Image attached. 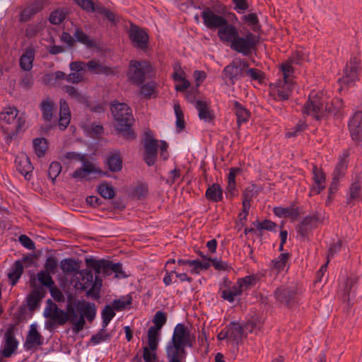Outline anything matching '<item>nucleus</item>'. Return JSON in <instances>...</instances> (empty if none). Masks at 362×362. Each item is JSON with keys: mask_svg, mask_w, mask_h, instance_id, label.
I'll list each match as a JSON object with an SVG mask.
<instances>
[{"mask_svg": "<svg viewBox=\"0 0 362 362\" xmlns=\"http://www.w3.org/2000/svg\"><path fill=\"white\" fill-rule=\"evenodd\" d=\"M95 305L85 300L73 301L69 300L66 306V311L58 308L57 305L48 300L44 310V316L53 322L63 325L68 321L72 323V331L75 334L81 332L85 325V317L90 322L95 318Z\"/></svg>", "mask_w": 362, "mask_h": 362, "instance_id": "obj_1", "label": "nucleus"}, {"mask_svg": "<svg viewBox=\"0 0 362 362\" xmlns=\"http://www.w3.org/2000/svg\"><path fill=\"white\" fill-rule=\"evenodd\" d=\"M217 35L221 42L230 43L233 50L244 56H249L259 43L258 36L250 31L240 36L238 28L228 22L218 29Z\"/></svg>", "mask_w": 362, "mask_h": 362, "instance_id": "obj_2", "label": "nucleus"}, {"mask_svg": "<svg viewBox=\"0 0 362 362\" xmlns=\"http://www.w3.org/2000/svg\"><path fill=\"white\" fill-rule=\"evenodd\" d=\"M194 338L183 324H177L173 332L171 340L166 346L168 362H185L186 346L192 347Z\"/></svg>", "mask_w": 362, "mask_h": 362, "instance_id": "obj_3", "label": "nucleus"}, {"mask_svg": "<svg viewBox=\"0 0 362 362\" xmlns=\"http://www.w3.org/2000/svg\"><path fill=\"white\" fill-rule=\"evenodd\" d=\"M111 111L115 118V126L126 139L132 140L135 136L134 132L131 129L134 121L130 107L125 103H113Z\"/></svg>", "mask_w": 362, "mask_h": 362, "instance_id": "obj_4", "label": "nucleus"}, {"mask_svg": "<svg viewBox=\"0 0 362 362\" xmlns=\"http://www.w3.org/2000/svg\"><path fill=\"white\" fill-rule=\"evenodd\" d=\"M0 121L8 127H6L8 135L6 139L10 141L20 132L25 128L26 119L23 114H20L15 107H6L0 112Z\"/></svg>", "mask_w": 362, "mask_h": 362, "instance_id": "obj_5", "label": "nucleus"}, {"mask_svg": "<svg viewBox=\"0 0 362 362\" xmlns=\"http://www.w3.org/2000/svg\"><path fill=\"white\" fill-rule=\"evenodd\" d=\"M329 98L322 93L312 91L308 100L304 105L303 112L310 115L317 120L325 116L327 112H331Z\"/></svg>", "mask_w": 362, "mask_h": 362, "instance_id": "obj_6", "label": "nucleus"}, {"mask_svg": "<svg viewBox=\"0 0 362 362\" xmlns=\"http://www.w3.org/2000/svg\"><path fill=\"white\" fill-rule=\"evenodd\" d=\"M281 69L284 79L270 85V93L280 100L288 98L293 86L291 78L293 74V66L289 63H282Z\"/></svg>", "mask_w": 362, "mask_h": 362, "instance_id": "obj_7", "label": "nucleus"}, {"mask_svg": "<svg viewBox=\"0 0 362 362\" xmlns=\"http://www.w3.org/2000/svg\"><path fill=\"white\" fill-rule=\"evenodd\" d=\"M63 157L69 160L82 161L83 165L81 168L76 170L72 173V177L76 179H83L88 177L92 175L100 174L103 172L98 169L93 163L85 158V156L74 152H67Z\"/></svg>", "mask_w": 362, "mask_h": 362, "instance_id": "obj_8", "label": "nucleus"}, {"mask_svg": "<svg viewBox=\"0 0 362 362\" xmlns=\"http://www.w3.org/2000/svg\"><path fill=\"white\" fill-rule=\"evenodd\" d=\"M86 263L87 267L93 268L96 274L104 273L110 274V272H112L115 273L117 278L126 277V274L122 271V264L119 263L113 264L108 260H96L92 258L86 259Z\"/></svg>", "mask_w": 362, "mask_h": 362, "instance_id": "obj_9", "label": "nucleus"}, {"mask_svg": "<svg viewBox=\"0 0 362 362\" xmlns=\"http://www.w3.org/2000/svg\"><path fill=\"white\" fill-rule=\"evenodd\" d=\"M248 63L243 59H235L223 69L224 76L229 79L232 84L245 76V71Z\"/></svg>", "mask_w": 362, "mask_h": 362, "instance_id": "obj_10", "label": "nucleus"}, {"mask_svg": "<svg viewBox=\"0 0 362 362\" xmlns=\"http://www.w3.org/2000/svg\"><path fill=\"white\" fill-rule=\"evenodd\" d=\"M151 70L147 62L131 61L129 64V75L130 80L136 84L141 83L145 79L146 74Z\"/></svg>", "mask_w": 362, "mask_h": 362, "instance_id": "obj_11", "label": "nucleus"}, {"mask_svg": "<svg viewBox=\"0 0 362 362\" xmlns=\"http://www.w3.org/2000/svg\"><path fill=\"white\" fill-rule=\"evenodd\" d=\"M35 259L33 255H30L23 257L22 260L15 262L11 267V272L8 274L12 286H14L21 277L23 267L28 268L32 267L35 264Z\"/></svg>", "mask_w": 362, "mask_h": 362, "instance_id": "obj_12", "label": "nucleus"}, {"mask_svg": "<svg viewBox=\"0 0 362 362\" xmlns=\"http://www.w3.org/2000/svg\"><path fill=\"white\" fill-rule=\"evenodd\" d=\"M146 136L144 143L145 151L144 159L148 166H151L156 160L158 141L152 138L149 134H146Z\"/></svg>", "mask_w": 362, "mask_h": 362, "instance_id": "obj_13", "label": "nucleus"}, {"mask_svg": "<svg viewBox=\"0 0 362 362\" xmlns=\"http://www.w3.org/2000/svg\"><path fill=\"white\" fill-rule=\"evenodd\" d=\"M204 24L209 29L220 28L228 23V20L219 15L216 14L209 8H206L202 13Z\"/></svg>", "mask_w": 362, "mask_h": 362, "instance_id": "obj_14", "label": "nucleus"}, {"mask_svg": "<svg viewBox=\"0 0 362 362\" xmlns=\"http://www.w3.org/2000/svg\"><path fill=\"white\" fill-rule=\"evenodd\" d=\"M30 286L33 288L32 292L27 297V304L30 310H34L45 296V288L42 286L36 285V280L34 278L30 279Z\"/></svg>", "mask_w": 362, "mask_h": 362, "instance_id": "obj_15", "label": "nucleus"}, {"mask_svg": "<svg viewBox=\"0 0 362 362\" xmlns=\"http://www.w3.org/2000/svg\"><path fill=\"white\" fill-rule=\"evenodd\" d=\"M86 67L95 74H103L106 76H115L119 73L118 67L110 66L95 60L88 61Z\"/></svg>", "mask_w": 362, "mask_h": 362, "instance_id": "obj_16", "label": "nucleus"}, {"mask_svg": "<svg viewBox=\"0 0 362 362\" xmlns=\"http://www.w3.org/2000/svg\"><path fill=\"white\" fill-rule=\"evenodd\" d=\"M129 37L136 47L141 49H145L148 47V35L144 30L136 26L131 27Z\"/></svg>", "mask_w": 362, "mask_h": 362, "instance_id": "obj_17", "label": "nucleus"}, {"mask_svg": "<svg viewBox=\"0 0 362 362\" xmlns=\"http://www.w3.org/2000/svg\"><path fill=\"white\" fill-rule=\"evenodd\" d=\"M43 344V337L37 331L36 324L30 326L29 331L24 343V348L26 350H32Z\"/></svg>", "mask_w": 362, "mask_h": 362, "instance_id": "obj_18", "label": "nucleus"}, {"mask_svg": "<svg viewBox=\"0 0 362 362\" xmlns=\"http://www.w3.org/2000/svg\"><path fill=\"white\" fill-rule=\"evenodd\" d=\"M322 222L321 218L317 214L305 216L298 227L299 234L305 238L313 229Z\"/></svg>", "mask_w": 362, "mask_h": 362, "instance_id": "obj_19", "label": "nucleus"}, {"mask_svg": "<svg viewBox=\"0 0 362 362\" xmlns=\"http://www.w3.org/2000/svg\"><path fill=\"white\" fill-rule=\"evenodd\" d=\"M359 65V60L356 58L351 59L344 69V76L341 79V81L346 84L354 83L358 79Z\"/></svg>", "mask_w": 362, "mask_h": 362, "instance_id": "obj_20", "label": "nucleus"}, {"mask_svg": "<svg viewBox=\"0 0 362 362\" xmlns=\"http://www.w3.org/2000/svg\"><path fill=\"white\" fill-rule=\"evenodd\" d=\"M296 292L292 288L281 287L276 290L275 298L276 299L284 303L287 307H291L294 303Z\"/></svg>", "mask_w": 362, "mask_h": 362, "instance_id": "obj_21", "label": "nucleus"}, {"mask_svg": "<svg viewBox=\"0 0 362 362\" xmlns=\"http://www.w3.org/2000/svg\"><path fill=\"white\" fill-rule=\"evenodd\" d=\"M226 328L228 332L229 339L236 343L240 342L247 336V333L244 332L243 325L238 322H230Z\"/></svg>", "mask_w": 362, "mask_h": 362, "instance_id": "obj_22", "label": "nucleus"}, {"mask_svg": "<svg viewBox=\"0 0 362 362\" xmlns=\"http://www.w3.org/2000/svg\"><path fill=\"white\" fill-rule=\"evenodd\" d=\"M194 105L199 112V117L206 122H211L214 119L213 111L209 109V105L204 100L194 101Z\"/></svg>", "mask_w": 362, "mask_h": 362, "instance_id": "obj_23", "label": "nucleus"}, {"mask_svg": "<svg viewBox=\"0 0 362 362\" xmlns=\"http://www.w3.org/2000/svg\"><path fill=\"white\" fill-rule=\"evenodd\" d=\"M5 345L1 351L3 356L6 358L10 357L16 350L18 341L13 337L11 329H8L5 333Z\"/></svg>", "mask_w": 362, "mask_h": 362, "instance_id": "obj_24", "label": "nucleus"}, {"mask_svg": "<svg viewBox=\"0 0 362 362\" xmlns=\"http://www.w3.org/2000/svg\"><path fill=\"white\" fill-rule=\"evenodd\" d=\"M314 185L311 189V192L319 194L325 189V175L316 165L313 167Z\"/></svg>", "mask_w": 362, "mask_h": 362, "instance_id": "obj_25", "label": "nucleus"}, {"mask_svg": "<svg viewBox=\"0 0 362 362\" xmlns=\"http://www.w3.org/2000/svg\"><path fill=\"white\" fill-rule=\"evenodd\" d=\"M42 3L40 1H36L28 5L21 13L20 21L27 22L42 9Z\"/></svg>", "mask_w": 362, "mask_h": 362, "instance_id": "obj_26", "label": "nucleus"}, {"mask_svg": "<svg viewBox=\"0 0 362 362\" xmlns=\"http://www.w3.org/2000/svg\"><path fill=\"white\" fill-rule=\"evenodd\" d=\"M59 111V127L62 129H65L70 123L71 114L68 103L64 100H61Z\"/></svg>", "mask_w": 362, "mask_h": 362, "instance_id": "obj_27", "label": "nucleus"}, {"mask_svg": "<svg viewBox=\"0 0 362 362\" xmlns=\"http://www.w3.org/2000/svg\"><path fill=\"white\" fill-rule=\"evenodd\" d=\"M35 49L28 47L20 58V66L24 71H30L33 67L35 58Z\"/></svg>", "mask_w": 362, "mask_h": 362, "instance_id": "obj_28", "label": "nucleus"}, {"mask_svg": "<svg viewBox=\"0 0 362 362\" xmlns=\"http://www.w3.org/2000/svg\"><path fill=\"white\" fill-rule=\"evenodd\" d=\"M16 163L18 170L24 175L26 180H29L30 177V173L33 169L30 159L26 156H23L16 159Z\"/></svg>", "mask_w": 362, "mask_h": 362, "instance_id": "obj_29", "label": "nucleus"}, {"mask_svg": "<svg viewBox=\"0 0 362 362\" xmlns=\"http://www.w3.org/2000/svg\"><path fill=\"white\" fill-rule=\"evenodd\" d=\"M60 267L62 272L66 274H76L80 268L79 263L74 259H64L61 262Z\"/></svg>", "mask_w": 362, "mask_h": 362, "instance_id": "obj_30", "label": "nucleus"}, {"mask_svg": "<svg viewBox=\"0 0 362 362\" xmlns=\"http://www.w3.org/2000/svg\"><path fill=\"white\" fill-rule=\"evenodd\" d=\"M240 285H238L237 283L234 284L231 288L221 289V296L224 300H228L230 303H232L235 300V297L240 296L243 291L240 288Z\"/></svg>", "mask_w": 362, "mask_h": 362, "instance_id": "obj_31", "label": "nucleus"}, {"mask_svg": "<svg viewBox=\"0 0 362 362\" xmlns=\"http://www.w3.org/2000/svg\"><path fill=\"white\" fill-rule=\"evenodd\" d=\"M54 103L49 98L43 100L40 103L42 117L47 122H50L53 117Z\"/></svg>", "mask_w": 362, "mask_h": 362, "instance_id": "obj_32", "label": "nucleus"}, {"mask_svg": "<svg viewBox=\"0 0 362 362\" xmlns=\"http://www.w3.org/2000/svg\"><path fill=\"white\" fill-rule=\"evenodd\" d=\"M362 122V112H357L354 114L352 119L349 122V130L350 134L351 136V138H356L358 139V134L357 132L358 129H361L362 127L361 126Z\"/></svg>", "mask_w": 362, "mask_h": 362, "instance_id": "obj_33", "label": "nucleus"}, {"mask_svg": "<svg viewBox=\"0 0 362 362\" xmlns=\"http://www.w3.org/2000/svg\"><path fill=\"white\" fill-rule=\"evenodd\" d=\"M206 198L215 202H220L223 198V192L220 185L214 184L209 187L206 192Z\"/></svg>", "mask_w": 362, "mask_h": 362, "instance_id": "obj_34", "label": "nucleus"}, {"mask_svg": "<svg viewBox=\"0 0 362 362\" xmlns=\"http://www.w3.org/2000/svg\"><path fill=\"white\" fill-rule=\"evenodd\" d=\"M108 168L112 172H118L122 167V160L119 153H115L109 156L106 160Z\"/></svg>", "mask_w": 362, "mask_h": 362, "instance_id": "obj_35", "label": "nucleus"}, {"mask_svg": "<svg viewBox=\"0 0 362 362\" xmlns=\"http://www.w3.org/2000/svg\"><path fill=\"white\" fill-rule=\"evenodd\" d=\"M289 258L288 253H283L281 254L277 259H274L271 262L270 267L273 270H276L277 273L283 271L287 264L288 259Z\"/></svg>", "mask_w": 362, "mask_h": 362, "instance_id": "obj_36", "label": "nucleus"}, {"mask_svg": "<svg viewBox=\"0 0 362 362\" xmlns=\"http://www.w3.org/2000/svg\"><path fill=\"white\" fill-rule=\"evenodd\" d=\"M234 105L237 123L238 125H240L241 123L246 122L248 120L250 113L238 102H235Z\"/></svg>", "mask_w": 362, "mask_h": 362, "instance_id": "obj_37", "label": "nucleus"}, {"mask_svg": "<svg viewBox=\"0 0 362 362\" xmlns=\"http://www.w3.org/2000/svg\"><path fill=\"white\" fill-rule=\"evenodd\" d=\"M80 274L81 276V278L79 280L80 288L81 290H86L94 283L93 275L90 271L88 270L81 271Z\"/></svg>", "mask_w": 362, "mask_h": 362, "instance_id": "obj_38", "label": "nucleus"}, {"mask_svg": "<svg viewBox=\"0 0 362 362\" xmlns=\"http://www.w3.org/2000/svg\"><path fill=\"white\" fill-rule=\"evenodd\" d=\"M166 320L167 317L165 316V314L162 311H158L156 313L153 319L154 326L149 327V329L160 332V330L165 324Z\"/></svg>", "mask_w": 362, "mask_h": 362, "instance_id": "obj_39", "label": "nucleus"}, {"mask_svg": "<svg viewBox=\"0 0 362 362\" xmlns=\"http://www.w3.org/2000/svg\"><path fill=\"white\" fill-rule=\"evenodd\" d=\"M347 157L348 154L346 153L339 157V163L334 172V180L338 179L346 170L348 162Z\"/></svg>", "mask_w": 362, "mask_h": 362, "instance_id": "obj_40", "label": "nucleus"}, {"mask_svg": "<svg viewBox=\"0 0 362 362\" xmlns=\"http://www.w3.org/2000/svg\"><path fill=\"white\" fill-rule=\"evenodd\" d=\"M361 192V183L358 180L352 183L349 189V194L348 197V203H351L353 200L358 199Z\"/></svg>", "mask_w": 362, "mask_h": 362, "instance_id": "obj_41", "label": "nucleus"}, {"mask_svg": "<svg viewBox=\"0 0 362 362\" xmlns=\"http://www.w3.org/2000/svg\"><path fill=\"white\" fill-rule=\"evenodd\" d=\"M33 146L38 157H42L45 155L47 148V141L45 139H35L33 140Z\"/></svg>", "mask_w": 362, "mask_h": 362, "instance_id": "obj_42", "label": "nucleus"}, {"mask_svg": "<svg viewBox=\"0 0 362 362\" xmlns=\"http://www.w3.org/2000/svg\"><path fill=\"white\" fill-rule=\"evenodd\" d=\"M112 306L106 305L102 311L103 327L105 328L115 315Z\"/></svg>", "mask_w": 362, "mask_h": 362, "instance_id": "obj_43", "label": "nucleus"}, {"mask_svg": "<svg viewBox=\"0 0 362 362\" xmlns=\"http://www.w3.org/2000/svg\"><path fill=\"white\" fill-rule=\"evenodd\" d=\"M159 332L154 331L153 329H148L147 337H148V344L149 349L151 351H155L157 349L158 342V335Z\"/></svg>", "mask_w": 362, "mask_h": 362, "instance_id": "obj_44", "label": "nucleus"}, {"mask_svg": "<svg viewBox=\"0 0 362 362\" xmlns=\"http://www.w3.org/2000/svg\"><path fill=\"white\" fill-rule=\"evenodd\" d=\"M98 193L105 199H112L115 197V191L110 185L107 183L101 184L98 187Z\"/></svg>", "mask_w": 362, "mask_h": 362, "instance_id": "obj_45", "label": "nucleus"}, {"mask_svg": "<svg viewBox=\"0 0 362 362\" xmlns=\"http://www.w3.org/2000/svg\"><path fill=\"white\" fill-rule=\"evenodd\" d=\"M243 20L252 27V29L255 32H257L260 30V25H259V21L255 13H250L243 16Z\"/></svg>", "mask_w": 362, "mask_h": 362, "instance_id": "obj_46", "label": "nucleus"}, {"mask_svg": "<svg viewBox=\"0 0 362 362\" xmlns=\"http://www.w3.org/2000/svg\"><path fill=\"white\" fill-rule=\"evenodd\" d=\"M174 110L176 115V126L180 131L185 128L184 115L178 103L174 105Z\"/></svg>", "mask_w": 362, "mask_h": 362, "instance_id": "obj_47", "label": "nucleus"}, {"mask_svg": "<svg viewBox=\"0 0 362 362\" xmlns=\"http://www.w3.org/2000/svg\"><path fill=\"white\" fill-rule=\"evenodd\" d=\"M37 279L42 284V286L51 287L54 285V281L50 276V273L41 271L37 274Z\"/></svg>", "mask_w": 362, "mask_h": 362, "instance_id": "obj_48", "label": "nucleus"}, {"mask_svg": "<svg viewBox=\"0 0 362 362\" xmlns=\"http://www.w3.org/2000/svg\"><path fill=\"white\" fill-rule=\"evenodd\" d=\"M74 36L78 42L88 47H93L94 45L93 42L88 38V35L83 30L78 28L76 30Z\"/></svg>", "mask_w": 362, "mask_h": 362, "instance_id": "obj_49", "label": "nucleus"}, {"mask_svg": "<svg viewBox=\"0 0 362 362\" xmlns=\"http://www.w3.org/2000/svg\"><path fill=\"white\" fill-rule=\"evenodd\" d=\"M257 277L254 275L247 276L244 278L238 279L237 284L241 286L240 288L243 291L248 288L249 286L256 283Z\"/></svg>", "mask_w": 362, "mask_h": 362, "instance_id": "obj_50", "label": "nucleus"}, {"mask_svg": "<svg viewBox=\"0 0 362 362\" xmlns=\"http://www.w3.org/2000/svg\"><path fill=\"white\" fill-rule=\"evenodd\" d=\"M66 17V13L62 10H56L51 13L49 21L51 23L58 25L61 23Z\"/></svg>", "mask_w": 362, "mask_h": 362, "instance_id": "obj_51", "label": "nucleus"}, {"mask_svg": "<svg viewBox=\"0 0 362 362\" xmlns=\"http://www.w3.org/2000/svg\"><path fill=\"white\" fill-rule=\"evenodd\" d=\"M245 75L249 76L251 80L258 81L259 82L262 81L264 77V74L260 70L257 69H250L249 66L245 71Z\"/></svg>", "mask_w": 362, "mask_h": 362, "instance_id": "obj_52", "label": "nucleus"}, {"mask_svg": "<svg viewBox=\"0 0 362 362\" xmlns=\"http://www.w3.org/2000/svg\"><path fill=\"white\" fill-rule=\"evenodd\" d=\"M61 170L62 166L60 163L58 162H52L49 165L48 175L52 180H54L59 175Z\"/></svg>", "mask_w": 362, "mask_h": 362, "instance_id": "obj_53", "label": "nucleus"}, {"mask_svg": "<svg viewBox=\"0 0 362 362\" xmlns=\"http://www.w3.org/2000/svg\"><path fill=\"white\" fill-rule=\"evenodd\" d=\"M101 286V282L98 281L97 278L95 279V281L93 284L92 286H90L89 290L87 291V296L93 297L94 298H98L100 297V289Z\"/></svg>", "mask_w": 362, "mask_h": 362, "instance_id": "obj_54", "label": "nucleus"}, {"mask_svg": "<svg viewBox=\"0 0 362 362\" xmlns=\"http://www.w3.org/2000/svg\"><path fill=\"white\" fill-rule=\"evenodd\" d=\"M305 59V54L301 51H296L288 61L284 63H289L292 66L293 64H299Z\"/></svg>", "mask_w": 362, "mask_h": 362, "instance_id": "obj_55", "label": "nucleus"}, {"mask_svg": "<svg viewBox=\"0 0 362 362\" xmlns=\"http://www.w3.org/2000/svg\"><path fill=\"white\" fill-rule=\"evenodd\" d=\"M274 213L276 216L279 217H288L295 214V210L292 208H274Z\"/></svg>", "mask_w": 362, "mask_h": 362, "instance_id": "obj_56", "label": "nucleus"}, {"mask_svg": "<svg viewBox=\"0 0 362 362\" xmlns=\"http://www.w3.org/2000/svg\"><path fill=\"white\" fill-rule=\"evenodd\" d=\"M211 259H208L206 261L200 262L199 260H193L189 262L191 264H195L194 272L198 273L199 270L207 269L211 266Z\"/></svg>", "mask_w": 362, "mask_h": 362, "instance_id": "obj_57", "label": "nucleus"}, {"mask_svg": "<svg viewBox=\"0 0 362 362\" xmlns=\"http://www.w3.org/2000/svg\"><path fill=\"white\" fill-rule=\"evenodd\" d=\"M75 2L83 9L93 12L95 10V4L92 0H74Z\"/></svg>", "mask_w": 362, "mask_h": 362, "instance_id": "obj_58", "label": "nucleus"}, {"mask_svg": "<svg viewBox=\"0 0 362 362\" xmlns=\"http://www.w3.org/2000/svg\"><path fill=\"white\" fill-rule=\"evenodd\" d=\"M261 326L260 322H257V319L254 318L252 319L250 321H248L246 322L244 325V332L246 333V332H252L256 329H259Z\"/></svg>", "mask_w": 362, "mask_h": 362, "instance_id": "obj_59", "label": "nucleus"}, {"mask_svg": "<svg viewBox=\"0 0 362 362\" xmlns=\"http://www.w3.org/2000/svg\"><path fill=\"white\" fill-rule=\"evenodd\" d=\"M132 303V298L129 297L127 300L118 299L115 300L112 302V307L116 310H122L124 309L127 305Z\"/></svg>", "mask_w": 362, "mask_h": 362, "instance_id": "obj_60", "label": "nucleus"}, {"mask_svg": "<svg viewBox=\"0 0 362 362\" xmlns=\"http://www.w3.org/2000/svg\"><path fill=\"white\" fill-rule=\"evenodd\" d=\"M46 272L50 274H54L57 268V262L53 257H49L45 264Z\"/></svg>", "mask_w": 362, "mask_h": 362, "instance_id": "obj_61", "label": "nucleus"}, {"mask_svg": "<svg viewBox=\"0 0 362 362\" xmlns=\"http://www.w3.org/2000/svg\"><path fill=\"white\" fill-rule=\"evenodd\" d=\"M110 337V335L108 334L105 333L104 328H103L100 332H98L97 334L93 335L91 337V341L94 344H99L102 341H106Z\"/></svg>", "mask_w": 362, "mask_h": 362, "instance_id": "obj_62", "label": "nucleus"}, {"mask_svg": "<svg viewBox=\"0 0 362 362\" xmlns=\"http://www.w3.org/2000/svg\"><path fill=\"white\" fill-rule=\"evenodd\" d=\"M19 241L25 247L29 250H34L35 248L34 242L25 235H21L19 236Z\"/></svg>", "mask_w": 362, "mask_h": 362, "instance_id": "obj_63", "label": "nucleus"}, {"mask_svg": "<svg viewBox=\"0 0 362 362\" xmlns=\"http://www.w3.org/2000/svg\"><path fill=\"white\" fill-rule=\"evenodd\" d=\"M148 192V188L146 185H141L134 189L133 195L138 199L144 197Z\"/></svg>", "mask_w": 362, "mask_h": 362, "instance_id": "obj_64", "label": "nucleus"}]
</instances>
